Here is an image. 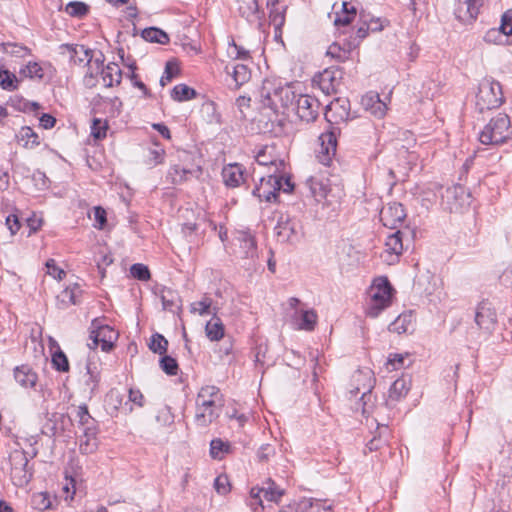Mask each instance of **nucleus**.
<instances>
[{
	"label": "nucleus",
	"mask_w": 512,
	"mask_h": 512,
	"mask_svg": "<svg viewBox=\"0 0 512 512\" xmlns=\"http://www.w3.org/2000/svg\"><path fill=\"white\" fill-rule=\"evenodd\" d=\"M47 273L57 280H62L66 276V272L56 265L54 259H49L46 262Z\"/></svg>",
	"instance_id": "nucleus-59"
},
{
	"label": "nucleus",
	"mask_w": 512,
	"mask_h": 512,
	"mask_svg": "<svg viewBox=\"0 0 512 512\" xmlns=\"http://www.w3.org/2000/svg\"><path fill=\"white\" fill-rule=\"evenodd\" d=\"M363 107L377 118H382L387 111V105L378 94H367L361 101Z\"/></svg>",
	"instance_id": "nucleus-21"
},
{
	"label": "nucleus",
	"mask_w": 512,
	"mask_h": 512,
	"mask_svg": "<svg viewBox=\"0 0 512 512\" xmlns=\"http://www.w3.org/2000/svg\"><path fill=\"white\" fill-rule=\"evenodd\" d=\"M142 37L151 43L167 44L169 42L168 35L161 29L155 27L144 29Z\"/></svg>",
	"instance_id": "nucleus-37"
},
{
	"label": "nucleus",
	"mask_w": 512,
	"mask_h": 512,
	"mask_svg": "<svg viewBox=\"0 0 512 512\" xmlns=\"http://www.w3.org/2000/svg\"><path fill=\"white\" fill-rule=\"evenodd\" d=\"M237 240L240 243V247L243 250L244 257H254L256 253V241L249 232L240 231L238 233Z\"/></svg>",
	"instance_id": "nucleus-30"
},
{
	"label": "nucleus",
	"mask_w": 512,
	"mask_h": 512,
	"mask_svg": "<svg viewBox=\"0 0 512 512\" xmlns=\"http://www.w3.org/2000/svg\"><path fill=\"white\" fill-rule=\"evenodd\" d=\"M258 1L257 0H242L239 6V12L244 17L255 15L258 12Z\"/></svg>",
	"instance_id": "nucleus-48"
},
{
	"label": "nucleus",
	"mask_w": 512,
	"mask_h": 512,
	"mask_svg": "<svg viewBox=\"0 0 512 512\" xmlns=\"http://www.w3.org/2000/svg\"><path fill=\"white\" fill-rule=\"evenodd\" d=\"M229 451V444L221 439H214L210 443V455L214 459H221Z\"/></svg>",
	"instance_id": "nucleus-43"
},
{
	"label": "nucleus",
	"mask_w": 512,
	"mask_h": 512,
	"mask_svg": "<svg viewBox=\"0 0 512 512\" xmlns=\"http://www.w3.org/2000/svg\"><path fill=\"white\" fill-rule=\"evenodd\" d=\"M402 251V232L397 230L396 232L387 237L385 242V250L382 254V258L388 264H393L395 261H397Z\"/></svg>",
	"instance_id": "nucleus-14"
},
{
	"label": "nucleus",
	"mask_w": 512,
	"mask_h": 512,
	"mask_svg": "<svg viewBox=\"0 0 512 512\" xmlns=\"http://www.w3.org/2000/svg\"><path fill=\"white\" fill-rule=\"evenodd\" d=\"M192 171L186 167H181L179 164H172L168 171V178L173 184H180L188 180Z\"/></svg>",
	"instance_id": "nucleus-36"
},
{
	"label": "nucleus",
	"mask_w": 512,
	"mask_h": 512,
	"mask_svg": "<svg viewBox=\"0 0 512 512\" xmlns=\"http://www.w3.org/2000/svg\"><path fill=\"white\" fill-rule=\"evenodd\" d=\"M310 193L318 203H322L326 200L330 192L329 180L324 177L311 176L307 180Z\"/></svg>",
	"instance_id": "nucleus-16"
},
{
	"label": "nucleus",
	"mask_w": 512,
	"mask_h": 512,
	"mask_svg": "<svg viewBox=\"0 0 512 512\" xmlns=\"http://www.w3.org/2000/svg\"><path fill=\"white\" fill-rule=\"evenodd\" d=\"M52 363L58 371L66 372L69 370L68 359L62 351H57L53 354Z\"/></svg>",
	"instance_id": "nucleus-53"
},
{
	"label": "nucleus",
	"mask_w": 512,
	"mask_h": 512,
	"mask_svg": "<svg viewBox=\"0 0 512 512\" xmlns=\"http://www.w3.org/2000/svg\"><path fill=\"white\" fill-rule=\"evenodd\" d=\"M296 113L302 121L313 122L319 115V101L310 95H300L296 101Z\"/></svg>",
	"instance_id": "nucleus-11"
},
{
	"label": "nucleus",
	"mask_w": 512,
	"mask_h": 512,
	"mask_svg": "<svg viewBox=\"0 0 512 512\" xmlns=\"http://www.w3.org/2000/svg\"><path fill=\"white\" fill-rule=\"evenodd\" d=\"M16 382L23 388H32L37 383V374L27 365L16 367L14 370Z\"/></svg>",
	"instance_id": "nucleus-22"
},
{
	"label": "nucleus",
	"mask_w": 512,
	"mask_h": 512,
	"mask_svg": "<svg viewBox=\"0 0 512 512\" xmlns=\"http://www.w3.org/2000/svg\"><path fill=\"white\" fill-rule=\"evenodd\" d=\"M268 9L271 24L274 26L276 32L281 33V29L285 24V14L287 11V5L276 6Z\"/></svg>",
	"instance_id": "nucleus-32"
},
{
	"label": "nucleus",
	"mask_w": 512,
	"mask_h": 512,
	"mask_svg": "<svg viewBox=\"0 0 512 512\" xmlns=\"http://www.w3.org/2000/svg\"><path fill=\"white\" fill-rule=\"evenodd\" d=\"M406 218L405 210L400 203H390L380 211V220L384 226L396 229Z\"/></svg>",
	"instance_id": "nucleus-12"
},
{
	"label": "nucleus",
	"mask_w": 512,
	"mask_h": 512,
	"mask_svg": "<svg viewBox=\"0 0 512 512\" xmlns=\"http://www.w3.org/2000/svg\"><path fill=\"white\" fill-rule=\"evenodd\" d=\"M102 60L96 58L93 61H89L88 72L84 77V83L87 87L92 88L96 86L98 82V75L101 76Z\"/></svg>",
	"instance_id": "nucleus-31"
},
{
	"label": "nucleus",
	"mask_w": 512,
	"mask_h": 512,
	"mask_svg": "<svg viewBox=\"0 0 512 512\" xmlns=\"http://www.w3.org/2000/svg\"><path fill=\"white\" fill-rule=\"evenodd\" d=\"M332 512V507L319 499L303 498L296 503V512Z\"/></svg>",
	"instance_id": "nucleus-25"
},
{
	"label": "nucleus",
	"mask_w": 512,
	"mask_h": 512,
	"mask_svg": "<svg viewBox=\"0 0 512 512\" xmlns=\"http://www.w3.org/2000/svg\"><path fill=\"white\" fill-rule=\"evenodd\" d=\"M11 474L13 479L17 482V485H23L29 482L31 478V473L28 472V458L27 454L23 451H14L11 456Z\"/></svg>",
	"instance_id": "nucleus-10"
},
{
	"label": "nucleus",
	"mask_w": 512,
	"mask_h": 512,
	"mask_svg": "<svg viewBox=\"0 0 512 512\" xmlns=\"http://www.w3.org/2000/svg\"><path fill=\"white\" fill-rule=\"evenodd\" d=\"M94 221V226L98 229H103L106 225V211L100 206L94 207Z\"/></svg>",
	"instance_id": "nucleus-60"
},
{
	"label": "nucleus",
	"mask_w": 512,
	"mask_h": 512,
	"mask_svg": "<svg viewBox=\"0 0 512 512\" xmlns=\"http://www.w3.org/2000/svg\"><path fill=\"white\" fill-rule=\"evenodd\" d=\"M129 401L136 404L138 407H143L144 396L140 390L130 388L129 389Z\"/></svg>",
	"instance_id": "nucleus-62"
},
{
	"label": "nucleus",
	"mask_w": 512,
	"mask_h": 512,
	"mask_svg": "<svg viewBox=\"0 0 512 512\" xmlns=\"http://www.w3.org/2000/svg\"><path fill=\"white\" fill-rule=\"evenodd\" d=\"M20 78L42 80L44 77V68L37 62H28L19 71Z\"/></svg>",
	"instance_id": "nucleus-33"
},
{
	"label": "nucleus",
	"mask_w": 512,
	"mask_h": 512,
	"mask_svg": "<svg viewBox=\"0 0 512 512\" xmlns=\"http://www.w3.org/2000/svg\"><path fill=\"white\" fill-rule=\"evenodd\" d=\"M206 336L211 341H218L224 337L225 329L220 318L214 316L205 327Z\"/></svg>",
	"instance_id": "nucleus-28"
},
{
	"label": "nucleus",
	"mask_w": 512,
	"mask_h": 512,
	"mask_svg": "<svg viewBox=\"0 0 512 512\" xmlns=\"http://www.w3.org/2000/svg\"><path fill=\"white\" fill-rule=\"evenodd\" d=\"M97 434L98 430L96 426H88L83 429V434L79 437V450L82 454H92L97 450Z\"/></svg>",
	"instance_id": "nucleus-17"
},
{
	"label": "nucleus",
	"mask_w": 512,
	"mask_h": 512,
	"mask_svg": "<svg viewBox=\"0 0 512 512\" xmlns=\"http://www.w3.org/2000/svg\"><path fill=\"white\" fill-rule=\"evenodd\" d=\"M2 49L4 52L17 57H24L30 54V50L27 47L19 46L13 43L2 44Z\"/></svg>",
	"instance_id": "nucleus-54"
},
{
	"label": "nucleus",
	"mask_w": 512,
	"mask_h": 512,
	"mask_svg": "<svg viewBox=\"0 0 512 512\" xmlns=\"http://www.w3.org/2000/svg\"><path fill=\"white\" fill-rule=\"evenodd\" d=\"M226 70H227V73L230 74L228 67H226ZM231 75L236 83V86H241L250 80L251 71L244 64H236L232 68Z\"/></svg>",
	"instance_id": "nucleus-35"
},
{
	"label": "nucleus",
	"mask_w": 512,
	"mask_h": 512,
	"mask_svg": "<svg viewBox=\"0 0 512 512\" xmlns=\"http://www.w3.org/2000/svg\"><path fill=\"white\" fill-rule=\"evenodd\" d=\"M256 161L259 165L268 166L271 173H278L284 168V162L277 157L273 146H265L259 150Z\"/></svg>",
	"instance_id": "nucleus-15"
},
{
	"label": "nucleus",
	"mask_w": 512,
	"mask_h": 512,
	"mask_svg": "<svg viewBox=\"0 0 512 512\" xmlns=\"http://www.w3.org/2000/svg\"><path fill=\"white\" fill-rule=\"evenodd\" d=\"M409 388L407 386V381L404 378H399L393 382L389 390V398L391 400H399L404 397Z\"/></svg>",
	"instance_id": "nucleus-40"
},
{
	"label": "nucleus",
	"mask_w": 512,
	"mask_h": 512,
	"mask_svg": "<svg viewBox=\"0 0 512 512\" xmlns=\"http://www.w3.org/2000/svg\"><path fill=\"white\" fill-rule=\"evenodd\" d=\"M466 197L469 199V194L466 193L465 189L461 186H456L453 189H448L446 191V197L449 199L451 197L458 198V197Z\"/></svg>",
	"instance_id": "nucleus-63"
},
{
	"label": "nucleus",
	"mask_w": 512,
	"mask_h": 512,
	"mask_svg": "<svg viewBox=\"0 0 512 512\" xmlns=\"http://www.w3.org/2000/svg\"><path fill=\"white\" fill-rule=\"evenodd\" d=\"M362 18L365 21V25L368 26L371 32H380L384 29L385 26L388 25V21L385 19L382 20L381 18L374 17L366 19L364 16H362Z\"/></svg>",
	"instance_id": "nucleus-58"
},
{
	"label": "nucleus",
	"mask_w": 512,
	"mask_h": 512,
	"mask_svg": "<svg viewBox=\"0 0 512 512\" xmlns=\"http://www.w3.org/2000/svg\"><path fill=\"white\" fill-rule=\"evenodd\" d=\"M61 49L69 54L70 59L74 63L81 64L87 61V63L89 64V61H92L90 51L82 45L73 46L69 44H64L61 46Z\"/></svg>",
	"instance_id": "nucleus-26"
},
{
	"label": "nucleus",
	"mask_w": 512,
	"mask_h": 512,
	"mask_svg": "<svg viewBox=\"0 0 512 512\" xmlns=\"http://www.w3.org/2000/svg\"><path fill=\"white\" fill-rule=\"evenodd\" d=\"M228 54L230 57L234 59H248L249 58V52L242 47L236 45L234 42H232L231 47L228 51Z\"/></svg>",
	"instance_id": "nucleus-61"
},
{
	"label": "nucleus",
	"mask_w": 512,
	"mask_h": 512,
	"mask_svg": "<svg viewBox=\"0 0 512 512\" xmlns=\"http://www.w3.org/2000/svg\"><path fill=\"white\" fill-rule=\"evenodd\" d=\"M338 71L334 70H325L319 76V85L321 89L327 94L331 92H335L337 87L339 86V75Z\"/></svg>",
	"instance_id": "nucleus-27"
},
{
	"label": "nucleus",
	"mask_w": 512,
	"mask_h": 512,
	"mask_svg": "<svg viewBox=\"0 0 512 512\" xmlns=\"http://www.w3.org/2000/svg\"><path fill=\"white\" fill-rule=\"evenodd\" d=\"M267 487L263 488L264 498L268 501L279 502L280 498L284 495V490L276 486L271 479L267 482Z\"/></svg>",
	"instance_id": "nucleus-41"
},
{
	"label": "nucleus",
	"mask_w": 512,
	"mask_h": 512,
	"mask_svg": "<svg viewBox=\"0 0 512 512\" xmlns=\"http://www.w3.org/2000/svg\"><path fill=\"white\" fill-rule=\"evenodd\" d=\"M504 101L502 87L491 78H484L478 87L476 106L480 112L498 108Z\"/></svg>",
	"instance_id": "nucleus-4"
},
{
	"label": "nucleus",
	"mask_w": 512,
	"mask_h": 512,
	"mask_svg": "<svg viewBox=\"0 0 512 512\" xmlns=\"http://www.w3.org/2000/svg\"><path fill=\"white\" fill-rule=\"evenodd\" d=\"M211 305L212 300L208 297H204L202 300L192 303L191 311L200 315L209 314Z\"/></svg>",
	"instance_id": "nucleus-51"
},
{
	"label": "nucleus",
	"mask_w": 512,
	"mask_h": 512,
	"mask_svg": "<svg viewBox=\"0 0 512 512\" xmlns=\"http://www.w3.org/2000/svg\"><path fill=\"white\" fill-rule=\"evenodd\" d=\"M165 149L157 142H154L147 150V163L150 166H157L164 162Z\"/></svg>",
	"instance_id": "nucleus-34"
},
{
	"label": "nucleus",
	"mask_w": 512,
	"mask_h": 512,
	"mask_svg": "<svg viewBox=\"0 0 512 512\" xmlns=\"http://www.w3.org/2000/svg\"><path fill=\"white\" fill-rule=\"evenodd\" d=\"M317 322V314L313 310H301L298 313V318L295 325L300 330L311 331L314 329Z\"/></svg>",
	"instance_id": "nucleus-29"
},
{
	"label": "nucleus",
	"mask_w": 512,
	"mask_h": 512,
	"mask_svg": "<svg viewBox=\"0 0 512 512\" xmlns=\"http://www.w3.org/2000/svg\"><path fill=\"white\" fill-rule=\"evenodd\" d=\"M168 341L161 334H154L151 337L149 348L159 355H163L167 352Z\"/></svg>",
	"instance_id": "nucleus-42"
},
{
	"label": "nucleus",
	"mask_w": 512,
	"mask_h": 512,
	"mask_svg": "<svg viewBox=\"0 0 512 512\" xmlns=\"http://www.w3.org/2000/svg\"><path fill=\"white\" fill-rule=\"evenodd\" d=\"M481 6V0H466L459 5L457 16L462 21H472L477 17Z\"/></svg>",
	"instance_id": "nucleus-23"
},
{
	"label": "nucleus",
	"mask_w": 512,
	"mask_h": 512,
	"mask_svg": "<svg viewBox=\"0 0 512 512\" xmlns=\"http://www.w3.org/2000/svg\"><path fill=\"white\" fill-rule=\"evenodd\" d=\"M395 290L387 277L376 278L369 289V302L366 308V314L369 317L376 318L379 314L388 308L393 300Z\"/></svg>",
	"instance_id": "nucleus-2"
},
{
	"label": "nucleus",
	"mask_w": 512,
	"mask_h": 512,
	"mask_svg": "<svg viewBox=\"0 0 512 512\" xmlns=\"http://www.w3.org/2000/svg\"><path fill=\"white\" fill-rule=\"evenodd\" d=\"M179 74V67L177 63L168 61L165 66V71L160 79V85L166 86L175 76Z\"/></svg>",
	"instance_id": "nucleus-46"
},
{
	"label": "nucleus",
	"mask_w": 512,
	"mask_h": 512,
	"mask_svg": "<svg viewBox=\"0 0 512 512\" xmlns=\"http://www.w3.org/2000/svg\"><path fill=\"white\" fill-rule=\"evenodd\" d=\"M6 225L8 226L11 234H15L20 229V223L16 215H9L6 218Z\"/></svg>",
	"instance_id": "nucleus-64"
},
{
	"label": "nucleus",
	"mask_w": 512,
	"mask_h": 512,
	"mask_svg": "<svg viewBox=\"0 0 512 512\" xmlns=\"http://www.w3.org/2000/svg\"><path fill=\"white\" fill-rule=\"evenodd\" d=\"M499 31L505 36L512 35V9H509L503 13Z\"/></svg>",
	"instance_id": "nucleus-52"
},
{
	"label": "nucleus",
	"mask_w": 512,
	"mask_h": 512,
	"mask_svg": "<svg viewBox=\"0 0 512 512\" xmlns=\"http://www.w3.org/2000/svg\"><path fill=\"white\" fill-rule=\"evenodd\" d=\"M355 16H356V9L354 6H351L349 12H341L340 14L336 15L334 24L336 26H339V25L346 26L353 21Z\"/></svg>",
	"instance_id": "nucleus-56"
},
{
	"label": "nucleus",
	"mask_w": 512,
	"mask_h": 512,
	"mask_svg": "<svg viewBox=\"0 0 512 512\" xmlns=\"http://www.w3.org/2000/svg\"><path fill=\"white\" fill-rule=\"evenodd\" d=\"M195 96L196 91L193 88L187 86L186 84L176 85L171 92V97L175 101L179 102L191 100L195 98Z\"/></svg>",
	"instance_id": "nucleus-39"
},
{
	"label": "nucleus",
	"mask_w": 512,
	"mask_h": 512,
	"mask_svg": "<svg viewBox=\"0 0 512 512\" xmlns=\"http://www.w3.org/2000/svg\"><path fill=\"white\" fill-rule=\"evenodd\" d=\"M278 240L280 242H294L297 239L298 231L295 222L288 217H281L275 228Z\"/></svg>",
	"instance_id": "nucleus-18"
},
{
	"label": "nucleus",
	"mask_w": 512,
	"mask_h": 512,
	"mask_svg": "<svg viewBox=\"0 0 512 512\" xmlns=\"http://www.w3.org/2000/svg\"><path fill=\"white\" fill-rule=\"evenodd\" d=\"M156 420L162 425L172 424L174 421V416L171 412L170 407L167 405H163L162 407H160L156 415Z\"/></svg>",
	"instance_id": "nucleus-55"
},
{
	"label": "nucleus",
	"mask_w": 512,
	"mask_h": 512,
	"mask_svg": "<svg viewBox=\"0 0 512 512\" xmlns=\"http://www.w3.org/2000/svg\"><path fill=\"white\" fill-rule=\"evenodd\" d=\"M108 130V123L106 120L95 118L91 125V135L97 139L101 140L106 137Z\"/></svg>",
	"instance_id": "nucleus-44"
},
{
	"label": "nucleus",
	"mask_w": 512,
	"mask_h": 512,
	"mask_svg": "<svg viewBox=\"0 0 512 512\" xmlns=\"http://www.w3.org/2000/svg\"><path fill=\"white\" fill-rule=\"evenodd\" d=\"M319 148L317 149V159L325 166L330 165L336 154L337 138L333 131L322 133L319 136Z\"/></svg>",
	"instance_id": "nucleus-9"
},
{
	"label": "nucleus",
	"mask_w": 512,
	"mask_h": 512,
	"mask_svg": "<svg viewBox=\"0 0 512 512\" xmlns=\"http://www.w3.org/2000/svg\"><path fill=\"white\" fill-rule=\"evenodd\" d=\"M497 316L491 303L482 301L478 304L475 313L476 324L484 330L490 331L496 324Z\"/></svg>",
	"instance_id": "nucleus-13"
},
{
	"label": "nucleus",
	"mask_w": 512,
	"mask_h": 512,
	"mask_svg": "<svg viewBox=\"0 0 512 512\" xmlns=\"http://www.w3.org/2000/svg\"><path fill=\"white\" fill-rule=\"evenodd\" d=\"M82 290L78 284L68 286L57 295V306L60 309L75 305L79 302Z\"/></svg>",
	"instance_id": "nucleus-20"
},
{
	"label": "nucleus",
	"mask_w": 512,
	"mask_h": 512,
	"mask_svg": "<svg viewBox=\"0 0 512 512\" xmlns=\"http://www.w3.org/2000/svg\"><path fill=\"white\" fill-rule=\"evenodd\" d=\"M223 405L220 390L215 386H204L196 398L195 421L198 426L206 427L218 416Z\"/></svg>",
	"instance_id": "nucleus-1"
},
{
	"label": "nucleus",
	"mask_w": 512,
	"mask_h": 512,
	"mask_svg": "<svg viewBox=\"0 0 512 512\" xmlns=\"http://www.w3.org/2000/svg\"><path fill=\"white\" fill-rule=\"evenodd\" d=\"M261 98L264 106L279 113L284 112L295 100V93L289 85H276L265 81L261 89Z\"/></svg>",
	"instance_id": "nucleus-3"
},
{
	"label": "nucleus",
	"mask_w": 512,
	"mask_h": 512,
	"mask_svg": "<svg viewBox=\"0 0 512 512\" xmlns=\"http://www.w3.org/2000/svg\"><path fill=\"white\" fill-rule=\"evenodd\" d=\"M130 273L133 278L141 281H148L151 277L148 267L140 263L133 264L130 268Z\"/></svg>",
	"instance_id": "nucleus-47"
},
{
	"label": "nucleus",
	"mask_w": 512,
	"mask_h": 512,
	"mask_svg": "<svg viewBox=\"0 0 512 512\" xmlns=\"http://www.w3.org/2000/svg\"><path fill=\"white\" fill-rule=\"evenodd\" d=\"M510 118L506 114H498L492 118L479 135L484 145H499L510 137Z\"/></svg>",
	"instance_id": "nucleus-5"
},
{
	"label": "nucleus",
	"mask_w": 512,
	"mask_h": 512,
	"mask_svg": "<svg viewBox=\"0 0 512 512\" xmlns=\"http://www.w3.org/2000/svg\"><path fill=\"white\" fill-rule=\"evenodd\" d=\"M214 488L220 495H226L230 492V483L226 475H219L214 481Z\"/></svg>",
	"instance_id": "nucleus-57"
},
{
	"label": "nucleus",
	"mask_w": 512,
	"mask_h": 512,
	"mask_svg": "<svg viewBox=\"0 0 512 512\" xmlns=\"http://www.w3.org/2000/svg\"><path fill=\"white\" fill-rule=\"evenodd\" d=\"M374 375L372 370L365 368V369H359L357 370L351 378V386L352 389L350 390L351 394H358L362 393L361 401L363 402L362 407V413L368 414L369 409L367 407V401L366 399L370 400L371 398V390L374 387Z\"/></svg>",
	"instance_id": "nucleus-6"
},
{
	"label": "nucleus",
	"mask_w": 512,
	"mask_h": 512,
	"mask_svg": "<svg viewBox=\"0 0 512 512\" xmlns=\"http://www.w3.org/2000/svg\"><path fill=\"white\" fill-rule=\"evenodd\" d=\"M20 79L12 72L6 69L0 70V87L7 91L18 89Z\"/></svg>",
	"instance_id": "nucleus-38"
},
{
	"label": "nucleus",
	"mask_w": 512,
	"mask_h": 512,
	"mask_svg": "<svg viewBox=\"0 0 512 512\" xmlns=\"http://www.w3.org/2000/svg\"><path fill=\"white\" fill-rule=\"evenodd\" d=\"M78 423L79 425L85 429L88 426H96L95 420L91 417L88 412V408L86 405H81L77 408Z\"/></svg>",
	"instance_id": "nucleus-45"
},
{
	"label": "nucleus",
	"mask_w": 512,
	"mask_h": 512,
	"mask_svg": "<svg viewBox=\"0 0 512 512\" xmlns=\"http://www.w3.org/2000/svg\"><path fill=\"white\" fill-rule=\"evenodd\" d=\"M122 78V71L116 63H109L101 67V80L105 87L119 85Z\"/></svg>",
	"instance_id": "nucleus-24"
},
{
	"label": "nucleus",
	"mask_w": 512,
	"mask_h": 512,
	"mask_svg": "<svg viewBox=\"0 0 512 512\" xmlns=\"http://www.w3.org/2000/svg\"><path fill=\"white\" fill-rule=\"evenodd\" d=\"M282 180L283 177L275 172L270 173L267 177H261L259 185L253 190V194L261 200L270 202L276 199L278 191L281 190Z\"/></svg>",
	"instance_id": "nucleus-8"
},
{
	"label": "nucleus",
	"mask_w": 512,
	"mask_h": 512,
	"mask_svg": "<svg viewBox=\"0 0 512 512\" xmlns=\"http://www.w3.org/2000/svg\"><path fill=\"white\" fill-rule=\"evenodd\" d=\"M222 177L226 186L235 188L244 182V171L239 164H229L223 168Z\"/></svg>",
	"instance_id": "nucleus-19"
},
{
	"label": "nucleus",
	"mask_w": 512,
	"mask_h": 512,
	"mask_svg": "<svg viewBox=\"0 0 512 512\" xmlns=\"http://www.w3.org/2000/svg\"><path fill=\"white\" fill-rule=\"evenodd\" d=\"M118 338V333L108 325H101L98 320H93L91 324L90 340L88 346L91 349H96L100 344L101 349L105 352H109L115 341Z\"/></svg>",
	"instance_id": "nucleus-7"
},
{
	"label": "nucleus",
	"mask_w": 512,
	"mask_h": 512,
	"mask_svg": "<svg viewBox=\"0 0 512 512\" xmlns=\"http://www.w3.org/2000/svg\"><path fill=\"white\" fill-rule=\"evenodd\" d=\"M160 367L168 375H176L178 372L177 361L171 356H164L160 360Z\"/></svg>",
	"instance_id": "nucleus-50"
},
{
	"label": "nucleus",
	"mask_w": 512,
	"mask_h": 512,
	"mask_svg": "<svg viewBox=\"0 0 512 512\" xmlns=\"http://www.w3.org/2000/svg\"><path fill=\"white\" fill-rule=\"evenodd\" d=\"M65 10L70 16L82 17L88 12V7L82 2H70Z\"/></svg>",
	"instance_id": "nucleus-49"
}]
</instances>
